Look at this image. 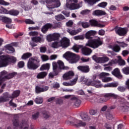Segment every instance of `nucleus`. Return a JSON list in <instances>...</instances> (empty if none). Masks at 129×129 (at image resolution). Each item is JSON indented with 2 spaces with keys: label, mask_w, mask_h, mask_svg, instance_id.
Masks as SVG:
<instances>
[{
  "label": "nucleus",
  "mask_w": 129,
  "mask_h": 129,
  "mask_svg": "<svg viewBox=\"0 0 129 129\" xmlns=\"http://www.w3.org/2000/svg\"><path fill=\"white\" fill-rule=\"evenodd\" d=\"M49 69H50V63H49L43 64L40 68L41 71H43V70H49Z\"/></svg>",
  "instance_id": "nucleus-31"
},
{
  "label": "nucleus",
  "mask_w": 129,
  "mask_h": 129,
  "mask_svg": "<svg viewBox=\"0 0 129 129\" xmlns=\"http://www.w3.org/2000/svg\"><path fill=\"white\" fill-rule=\"evenodd\" d=\"M77 80H78V77H76L75 79L71 80L69 82L71 86H73L74 85H75V84L77 83Z\"/></svg>",
  "instance_id": "nucleus-42"
},
{
  "label": "nucleus",
  "mask_w": 129,
  "mask_h": 129,
  "mask_svg": "<svg viewBox=\"0 0 129 129\" xmlns=\"http://www.w3.org/2000/svg\"><path fill=\"white\" fill-rule=\"evenodd\" d=\"M22 8L25 10V11H28L30 10V6L28 5L27 3H23L22 4Z\"/></svg>",
  "instance_id": "nucleus-45"
},
{
  "label": "nucleus",
  "mask_w": 129,
  "mask_h": 129,
  "mask_svg": "<svg viewBox=\"0 0 129 129\" xmlns=\"http://www.w3.org/2000/svg\"><path fill=\"white\" fill-rule=\"evenodd\" d=\"M89 23L92 27H98L99 28H104V27H105L104 25L98 23V22L95 20H90Z\"/></svg>",
  "instance_id": "nucleus-15"
},
{
  "label": "nucleus",
  "mask_w": 129,
  "mask_h": 129,
  "mask_svg": "<svg viewBox=\"0 0 129 129\" xmlns=\"http://www.w3.org/2000/svg\"><path fill=\"white\" fill-rule=\"evenodd\" d=\"M5 48L6 49V50L7 53H12L15 52V49L10 44H8L5 46Z\"/></svg>",
  "instance_id": "nucleus-24"
},
{
  "label": "nucleus",
  "mask_w": 129,
  "mask_h": 129,
  "mask_svg": "<svg viewBox=\"0 0 129 129\" xmlns=\"http://www.w3.org/2000/svg\"><path fill=\"white\" fill-rule=\"evenodd\" d=\"M103 82H109V81H112V78L111 77H106L102 79Z\"/></svg>",
  "instance_id": "nucleus-50"
},
{
  "label": "nucleus",
  "mask_w": 129,
  "mask_h": 129,
  "mask_svg": "<svg viewBox=\"0 0 129 129\" xmlns=\"http://www.w3.org/2000/svg\"><path fill=\"white\" fill-rule=\"evenodd\" d=\"M118 64L119 66H124L125 65V61L121 58V56H118Z\"/></svg>",
  "instance_id": "nucleus-30"
},
{
  "label": "nucleus",
  "mask_w": 129,
  "mask_h": 129,
  "mask_svg": "<svg viewBox=\"0 0 129 129\" xmlns=\"http://www.w3.org/2000/svg\"><path fill=\"white\" fill-rule=\"evenodd\" d=\"M35 92L36 93H41V92H43L42 88L39 86H36L35 88Z\"/></svg>",
  "instance_id": "nucleus-53"
},
{
  "label": "nucleus",
  "mask_w": 129,
  "mask_h": 129,
  "mask_svg": "<svg viewBox=\"0 0 129 129\" xmlns=\"http://www.w3.org/2000/svg\"><path fill=\"white\" fill-rule=\"evenodd\" d=\"M74 39L75 40H84V36H83V35H78V36H76L74 37Z\"/></svg>",
  "instance_id": "nucleus-57"
},
{
  "label": "nucleus",
  "mask_w": 129,
  "mask_h": 129,
  "mask_svg": "<svg viewBox=\"0 0 129 129\" xmlns=\"http://www.w3.org/2000/svg\"><path fill=\"white\" fill-rule=\"evenodd\" d=\"M116 43L120 46V47H122V48H124L125 47H126L127 46V44L126 43H124V42H119V41H116Z\"/></svg>",
  "instance_id": "nucleus-55"
},
{
  "label": "nucleus",
  "mask_w": 129,
  "mask_h": 129,
  "mask_svg": "<svg viewBox=\"0 0 129 129\" xmlns=\"http://www.w3.org/2000/svg\"><path fill=\"white\" fill-rule=\"evenodd\" d=\"M106 101H107V99L105 97L100 98L99 100V102L100 103H102L103 102H106Z\"/></svg>",
  "instance_id": "nucleus-62"
},
{
  "label": "nucleus",
  "mask_w": 129,
  "mask_h": 129,
  "mask_svg": "<svg viewBox=\"0 0 129 129\" xmlns=\"http://www.w3.org/2000/svg\"><path fill=\"white\" fill-rule=\"evenodd\" d=\"M105 127H106V128L107 129H114V126L113 125L111 126L110 125L107 123H106L105 124Z\"/></svg>",
  "instance_id": "nucleus-63"
},
{
  "label": "nucleus",
  "mask_w": 129,
  "mask_h": 129,
  "mask_svg": "<svg viewBox=\"0 0 129 129\" xmlns=\"http://www.w3.org/2000/svg\"><path fill=\"white\" fill-rule=\"evenodd\" d=\"M93 86L96 88H99V87H102V84H101V83L99 80H97L96 81H94V85Z\"/></svg>",
  "instance_id": "nucleus-32"
},
{
  "label": "nucleus",
  "mask_w": 129,
  "mask_h": 129,
  "mask_svg": "<svg viewBox=\"0 0 129 129\" xmlns=\"http://www.w3.org/2000/svg\"><path fill=\"white\" fill-rule=\"evenodd\" d=\"M43 116L44 118H49L50 117V114H49V112L46 111H42Z\"/></svg>",
  "instance_id": "nucleus-44"
},
{
  "label": "nucleus",
  "mask_w": 129,
  "mask_h": 129,
  "mask_svg": "<svg viewBox=\"0 0 129 129\" xmlns=\"http://www.w3.org/2000/svg\"><path fill=\"white\" fill-rule=\"evenodd\" d=\"M67 3L66 4L65 9H69L71 11L74 10H78L80 8H82V2H80L79 4L78 3L79 0H66Z\"/></svg>",
  "instance_id": "nucleus-3"
},
{
  "label": "nucleus",
  "mask_w": 129,
  "mask_h": 129,
  "mask_svg": "<svg viewBox=\"0 0 129 129\" xmlns=\"http://www.w3.org/2000/svg\"><path fill=\"white\" fill-rule=\"evenodd\" d=\"M60 34L58 33H54L52 34L53 41H58L60 38Z\"/></svg>",
  "instance_id": "nucleus-38"
},
{
  "label": "nucleus",
  "mask_w": 129,
  "mask_h": 129,
  "mask_svg": "<svg viewBox=\"0 0 129 129\" xmlns=\"http://www.w3.org/2000/svg\"><path fill=\"white\" fill-rule=\"evenodd\" d=\"M81 82H84L87 86H93L94 83V81L92 80V79H86L84 77H82L81 78Z\"/></svg>",
  "instance_id": "nucleus-11"
},
{
  "label": "nucleus",
  "mask_w": 129,
  "mask_h": 129,
  "mask_svg": "<svg viewBox=\"0 0 129 129\" xmlns=\"http://www.w3.org/2000/svg\"><path fill=\"white\" fill-rule=\"evenodd\" d=\"M20 90H17L14 92L12 94V98H15V97H18L20 95Z\"/></svg>",
  "instance_id": "nucleus-43"
},
{
  "label": "nucleus",
  "mask_w": 129,
  "mask_h": 129,
  "mask_svg": "<svg viewBox=\"0 0 129 129\" xmlns=\"http://www.w3.org/2000/svg\"><path fill=\"white\" fill-rule=\"evenodd\" d=\"M56 104H59L61 105V104H63V100L61 98L57 99L56 101Z\"/></svg>",
  "instance_id": "nucleus-64"
},
{
  "label": "nucleus",
  "mask_w": 129,
  "mask_h": 129,
  "mask_svg": "<svg viewBox=\"0 0 129 129\" xmlns=\"http://www.w3.org/2000/svg\"><path fill=\"white\" fill-rule=\"evenodd\" d=\"M57 64L60 68V69H64V63L61 60L57 61Z\"/></svg>",
  "instance_id": "nucleus-52"
},
{
  "label": "nucleus",
  "mask_w": 129,
  "mask_h": 129,
  "mask_svg": "<svg viewBox=\"0 0 129 129\" xmlns=\"http://www.w3.org/2000/svg\"><path fill=\"white\" fill-rule=\"evenodd\" d=\"M66 123L68 125H73L76 127H80V126H85L86 122H83L76 118H73L72 121L68 120L66 121Z\"/></svg>",
  "instance_id": "nucleus-6"
},
{
  "label": "nucleus",
  "mask_w": 129,
  "mask_h": 129,
  "mask_svg": "<svg viewBox=\"0 0 129 129\" xmlns=\"http://www.w3.org/2000/svg\"><path fill=\"white\" fill-rule=\"evenodd\" d=\"M78 26H82L84 29L89 28L90 24L87 22L80 21L78 23Z\"/></svg>",
  "instance_id": "nucleus-26"
},
{
  "label": "nucleus",
  "mask_w": 129,
  "mask_h": 129,
  "mask_svg": "<svg viewBox=\"0 0 129 129\" xmlns=\"http://www.w3.org/2000/svg\"><path fill=\"white\" fill-rule=\"evenodd\" d=\"M77 68L78 70H80V71H82V72H84L85 73H87L89 72V67L88 66H79Z\"/></svg>",
  "instance_id": "nucleus-20"
},
{
  "label": "nucleus",
  "mask_w": 129,
  "mask_h": 129,
  "mask_svg": "<svg viewBox=\"0 0 129 129\" xmlns=\"http://www.w3.org/2000/svg\"><path fill=\"white\" fill-rule=\"evenodd\" d=\"M15 75H17V73H10L7 76V71H4L2 72L0 76V85H2V83H3L4 81H6L7 79H11V78H13Z\"/></svg>",
  "instance_id": "nucleus-8"
},
{
  "label": "nucleus",
  "mask_w": 129,
  "mask_h": 129,
  "mask_svg": "<svg viewBox=\"0 0 129 129\" xmlns=\"http://www.w3.org/2000/svg\"><path fill=\"white\" fill-rule=\"evenodd\" d=\"M0 5H2L3 6H10V3L4 0H0Z\"/></svg>",
  "instance_id": "nucleus-61"
},
{
  "label": "nucleus",
  "mask_w": 129,
  "mask_h": 129,
  "mask_svg": "<svg viewBox=\"0 0 129 129\" xmlns=\"http://www.w3.org/2000/svg\"><path fill=\"white\" fill-rule=\"evenodd\" d=\"M95 35V31L90 30L86 33V38L89 40L86 43L87 47L93 48V49H96L102 45V42L100 41V38L93 39L91 38V36Z\"/></svg>",
  "instance_id": "nucleus-1"
},
{
  "label": "nucleus",
  "mask_w": 129,
  "mask_h": 129,
  "mask_svg": "<svg viewBox=\"0 0 129 129\" xmlns=\"http://www.w3.org/2000/svg\"><path fill=\"white\" fill-rule=\"evenodd\" d=\"M46 40L48 42H52V41H54L53 38V34H49L46 36Z\"/></svg>",
  "instance_id": "nucleus-47"
},
{
  "label": "nucleus",
  "mask_w": 129,
  "mask_h": 129,
  "mask_svg": "<svg viewBox=\"0 0 129 129\" xmlns=\"http://www.w3.org/2000/svg\"><path fill=\"white\" fill-rule=\"evenodd\" d=\"M115 32L119 36H124L127 32V28L119 27L115 29Z\"/></svg>",
  "instance_id": "nucleus-13"
},
{
  "label": "nucleus",
  "mask_w": 129,
  "mask_h": 129,
  "mask_svg": "<svg viewBox=\"0 0 129 129\" xmlns=\"http://www.w3.org/2000/svg\"><path fill=\"white\" fill-rule=\"evenodd\" d=\"M55 19L57 20V21H61V20H64V16H63V15H62L61 14L55 16Z\"/></svg>",
  "instance_id": "nucleus-49"
},
{
  "label": "nucleus",
  "mask_w": 129,
  "mask_h": 129,
  "mask_svg": "<svg viewBox=\"0 0 129 129\" xmlns=\"http://www.w3.org/2000/svg\"><path fill=\"white\" fill-rule=\"evenodd\" d=\"M49 28H52V24L50 23H47L45 24L41 29V31L42 33L45 34L47 32L48 30H49Z\"/></svg>",
  "instance_id": "nucleus-21"
},
{
  "label": "nucleus",
  "mask_w": 129,
  "mask_h": 129,
  "mask_svg": "<svg viewBox=\"0 0 129 129\" xmlns=\"http://www.w3.org/2000/svg\"><path fill=\"white\" fill-rule=\"evenodd\" d=\"M112 74L113 75H114L117 78H118L119 79H121L122 78V75L120 74V71L119 70V69L116 68L112 72Z\"/></svg>",
  "instance_id": "nucleus-16"
},
{
  "label": "nucleus",
  "mask_w": 129,
  "mask_h": 129,
  "mask_svg": "<svg viewBox=\"0 0 129 129\" xmlns=\"http://www.w3.org/2000/svg\"><path fill=\"white\" fill-rule=\"evenodd\" d=\"M35 103L37 104H42L43 103V98L42 97H37L34 100Z\"/></svg>",
  "instance_id": "nucleus-40"
},
{
  "label": "nucleus",
  "mask_w": 129,
  "mask_h": 129,
  "mask_svg": "<svg viewBox=\"0 0 129 129\" xmlns=\"http://www.w3.org/2000/svg\"><path fill=\"white\" fill-rule=\"evenodd\" d=\"M57 74L56 73V72L53 71V72H50L49 74H48V77L49 78H54V76H56V75H57Z\"/></svg>",
  "instance_id": "nucleus-54"
},
{
  "label": "nucleus",
  "mask_w": 129,
  "mask_h": 129,
  "mask_svg": "<svg viewBox=\"0 0 129 129\" xmlns=\"http://www.w3.org/2000/svg\"><path fill=\"white\" fill-rule=\"evenodd\" d=\"M83 47V45H75L73 46V49L75 52H76V53H79V49L82 48Z\"/></svg>",
  "instance_id": "nucleus-35"
},
{
  "label": "nucleus",
  "mask_w": 129,
  "mask_h": 129,
  "mask_svg": "<svg viewBox=\"0 0 129 129\" xmlns=\"http://www.w3.org/2000/svg\"><path fill=\"white\" fill-rule=\"evenodd\" d=\"M31 40L33 42H35V43H42V42H44L43 38L40 37H33L31 38Z\"/></svg>",
  "instance_id": "nucleus-28"
},
{
  "label": "nucleus",
  "mask_w": 129,
  "mask_h": 129,
  "mask_svg": "<svg viewBox=\"0 0 129 129\" xmlns=\"http://www.w3.org/2000/svg\"><path fill=\"white\" fill-rule=\"evenodd\" d=\"M107 6V3L106 2H102L98 5V7L100 8H105Z\"/></svg>",
  "instance_id": "nucleus-58"
},
{
  "label": "nucleus",
  "mask_w": 129,
  "mask_h": 129,
  "mask_svg": "<svg viewBox=\"0 0 129 129\" xmlns=\"http://www.w3.org/2000/svg\"><path fill=\"white\" fill-rule=\"evenodd\" d=\"M105 76H109V73H101L99 75L100 78H104Z\"/></svg>",
  "instance_id": "nucleus-48"
},
{
  "label": "nucleus",
  "mask_w": 129,
  "mask_h": 129,
  "mask_svg": "<svg viewBox=\"0 0 129 129\" xmlns=\"http://www.w3.org/2000/svg\"><path fill=\"white\" fill-rule=\"evenodd\" d=\"M51 47H52V48H54V49H57V48L61 47V43H60V41H55L51 43Z\"/></svg>",
  "instance_id": "nucleus-29"
},
{
  "label": "nucleus",
  "mask_w": 129,
  "mask_h": 129,
  "mask_svg": "<svg viewBox=\"0 0 129 129\" xmlns=\"http://www.w3.org/2000/svg\"><path fill=\"white\" fill-rule=\"evenodd\" d=\"M51 28H52V29H59V28H61V23H58L55 24L54 26L52 25Z\"/></svg>",
  "instance_id": "nucleus-59"
},
{
  "label": "nucleus",
  "mask_w": 129,
  "mask_h": 129,
  "mask_svg": "<svg viewBox=\"0 0 129 129\" xmlns=\"http://www.w3.org/2000/svg\"><path fill=\"white\" fill-rule=\"evenodd\" d=\"M8 100H9L8 93L5 94L4 97H0V103L1 102H4V101H8Z\"/></svg>",
  "instance_id": "nucleus-34"
},
{
  "label": "nucleus",
  "mask_w": 129,
  "mask_h": 129,
  "mask_svg": "<svg viewBox=\"0 0 129 129\" xmlns=\"http://www.w3.org/2000/svg\"><path fill=\"white\" fill-rule=\"evenodd\" d=\"M99 1L100 0H85V2L89 4V5L92 6L94 4H96L98 2H99Z\"/></svg>",
  "instance_id": "nucleus-41"
},
{
  "label": "nucleus",
  "mask_w": 129,
  "mask_h": 129,
  "mask_svg": "<svg viewBox=\"0 0 129 129\" xmlns=\"http://www.w3.org/2000/svg\"><path fill=\"white\" fill-rule=\"evenodd\" d=\"M2 9L4 10V12L5 14H9V15H11V16H18V15L20 14V12L17 10H11L8 11L7 9H4L3 8H2Z\"/></svg>",
  "instance_id": "nucleus-17"
},
{
  "label": "nucleus",
  "mask_w": 129,
  "mask_h": 129,
  "mask_svg": "<svg viewBox=\"0 0 129 129\" xmlns=\"http://www.w3.org/2000/svg\"><path fill=\"white\" fill-rule=\"evenodd\" d=\"M32 54L31 52L25 53L22 55L21 58L22 60H26V59L30 58V57H32Z\"/></svg>",
  "instance_id": "nucleus-33"
},
{
  "label": "nucleus",
  "mask_w": 129,
  "mask_h": 129,
  "mask_svg": "<svg viewBox=\"0 0 129 129\" xmlns=\"http://www.w3.org/2000/svg\"><path fill=\"white\" fill-rule=\"evenodd\" d=\"M93 16H104L106 15V13L104 11L96 10L93 12Z\"/></svg>",
  "instance_id": "nucleus-23"
},
{
  "label": "nucleus",
  "mask_w": 129,
  "mask_h": 129,
  "mask_svg": "<svg viewBox=\"0 0 129 129\" xmlns=\"http://www.w3.org/2000/svg\"><path fill=\"white\" fill-rule=\"evenodd\" d=\"M92 59L97 63H105V62H107L109 60V58L107 57H100L96 56L95 55L92 56Z\"/></svg>",
  "instance_id": "nucleus-9"
},
{
  "label": "nucleus",
  "mask_w": 129,
  "mask_h": 129,
  "mask_svg": "<svg viewBox=\"0 0 129 129\" xmlns=\"http://www.w3.org/2000/svg\"><path fill=\"white\" fill-rule=\"evenodd\" d=\"M91 13V10L88 9H85L81 12V15H83V16H85L86 15H89Z\"/></svg>",
  "instance_id": "nucleus-39"
},
{
  "label": "nucleus",
  "mask_w": 129,
  "mask_h": 129,
  "mask_svg": "<svg viewBox=\"0 0 129 129\" xmlns=\"http://www.w3.org/2000/svg\"><path fill=\"white\" fill-rule=\"evenodd\" d=\"M26 24H28V25H34L35 22L31 19H26L25 20Z\"/></svg>",
  "instance_id": "nucleus-56"
},
{
  "label": "nucleus",
  "mask_w": 129,
  "mask_h": 129,
  "mask_svg": "<svg viewBox=\"0 0 129 129\" xmlns=\"http://www.w3.org/2000/svg\"><path fill=\"white\" fill-rule=\"evenodd\" d=\"M122 72L125 75H128L129 74V67L123 68L122 69Z\"/></svg>",
  "instance_id": "nucleus-46"
},
{
  "label": "nucleus",
  "mask_w": 129,
  "mask_h": 129,
  "mask_svg": "<svg viewBox=\"0 0 129 129\" xmlns=\"http://www.w3.org/2000/svg\"><path fill=\"white\" fill-rule=\"evenodd\" d=\"M63 58H65L69 63L71 64H74V63H77L79 61V56L76 55V54L67 51L63 55Z\"/></svg>",
  "instance_id": "nucleus-5"
},
{
  "label": "nucleus",
  "mask_w": 129,
  "mask_h": 129,
  "mask_svg": "<svg viewBox=\"0 0 129 129\" xmlns=\"http://www.w3.org/2000/svg\"><path fill=\"white\" fill-rule=\"evenodd\" d=\"M41 58L43 61H48V60H49V57L46 55H41Z\"/></svg>",
  "instance_id": "nucleus-60"
},
{
  "label": "nucleus",
  "mask_w": 129,
  "mask_h": 129,
  "mask_svg": "<svg viewBox=\"0 0 129 129\" xmlns=\"http://www.w3.org/2000/svg\"><path fill=\"white\" fill-rule=\"evenodd\" d=\"M73 76H74V72L70 71L63 75L62 78L63 80H70V79H72Z\"/></svg>",
  "instance_id": "nucleus-12"
},
{
  "label": "nucleus",
  "mask_w": 129,
  "mask_h": 129,
  "mask_svg": "<svg viewBox=\"0 0 129 129\" xmlns=\"http://www.w3.org/2000/svg\"><path fill=\"white\" fill-rule=\"evenodd\" d=\"M40 59L37 56L32 57L30 58L27 62V67L30 70H36L40 67Z\"/></svg>",
  "instance_id": "nucleus-2"
},
{
  "label": "nucleus",
  "mask_w": 129,
  "mask_h": 129,
  "mask_svg": "<svg viewBox=\"0 0 129 129\" xmlns=\"http://www.w3.org/2000/svg\"><path fill=\"white\" fill-rule=\"evenodd\" d=\"M19 128L20 129H29V122L25 120H22L19 126Z\"/></svg>",
  "instance_id": "nucleus-19"
},
{
  "label": "nucleus",
  "mask_w": 129,
  "mask_h": 129,
  "mask_svg": "<svg viewBox=\"0 0 129 129\" xmlns=\"http://www.w3.org/2000/svg\"><path fill=\"white\" fill-rule=\"evenodd\" d=\"M81 31V29H77V30H72L70 29H68L67 30V32L71 35V36H75V35H77L79 33H80Z\"/></svg>",
  "instance_id": "nucleus-18"
},
{
  "label": "nucleus",
  "mask_w": 129,
  "mask_h": 129,
  "mask_svg": "<svg viewBox=\"0 0 129 129\" xmlns=\"http://www.w3.org/2000/svg\"><path fill=\"white\" fill-rule=\"evenodd\" d=\"M47 75H48V73H47V72H41L37 74L36 78H37V79H44Z\"/></svg>",
  "instance_id": "nucleus-22"
},
{
  "label": "nucleus",
  "mask_w": 129,
  "mask_h": 129,
  "mask_svg": "<svg viewBox=\"0 0 129 129\" xmlns=\"http://www.w3.org/2000/svg\"><path fill=\"white\" fill-rule=\"evenodd\" d=\"M2 20L6 24H11L12 23V19L7 17H3Z\"/></svg>",
  "instance_id": "nucleus-36"
},
{
  "label": "nucleus",
  "mask_w": 129,
  "mask_h": 129,
  "mask_svg": "<svg viewBox=\"0 0 129 129\" xmlns=\"http://www.w3.org/2000/svg\"><path fill=\"white\" fill-rule=\"evenodd\" d=\"M108 47L110 49H112V50H113L114 52H116L117 53H118V52H119V51H120V47L117 45H114L113 46L111 45H109Z\"/></svg>",
  "instance_id": "nucleus-27"
},
{
  "label": "nucleus",
  "mask_w": 129,
  "mask_h": 129,
  "mask_svg": "<svg viewBox=\"0 0 129 129\" xmlns=\"http://www.w3.org/2000/svg\"><path fill=\"white\" fill-rule=\"evenodd\" d=\"M39 116H40V112H36L32 114V119L36 120V119H38V118H39Z\"/></svg>",
  "instance_id": "nucleus-37"
},
{
  "label": "nucleus",
  "mask_w": 129,
  "mask_h": 129,
  "mask_svg": "<svg viewBox=\"0 0 129 129\" xmlns=\"http://www.w3.org/2000/svg\"><path fill=\"white\" fill-rule=\"evenodd\" d=\"M52 67L53 70L54 72H56V70H57V68H58V63L56 62H52Z\"/></svg>",
  "instance_id": "nucleus-51"
},
{
  "label": "nucleus",
  "mask_w": 129,
  "mask_h": 129,
  "mask_svg": "<svg viewBox=\"0 0 129 129\" xmlns=\"http://www.w3.org/2000/svg\"><path fill=\"white\" fill-rule=\"evenodd\" d=\"M59 1L60 0H47L46 1V4H47V5H46L47 9L49 11H51L52 9L59 8V7L61 6V3H60Z\"/></svg>",
  "instance_id": "nucleus-7"
},
{
  "label": "nucleus",
  "mask_w": 129,
  "mask_h": 129,
  "mask_svg": "<svg viewBox=\"0 0 129 129\" xmlns=\"http://www.w3.org/2000/svg\"><path fill=\"white\" fill-rule=\"evenodd\" d=\"M60 46L62 48H68L70 46V40L67 38V37H63L59 41Z\"/></svg>",
  "instance_id": "nucleus-10"
},
{
  "label": "nucleus",
  "mask_w": 129,
  "mask_h": 129,
  "mask_svg": "<svg viewBox=\"0 0 129 129\" xmlns=\"http://www.w3.org/2000/svg\"><path fill=\"white\" fill-rule=\"evenodd\" d=\"M10 61L14 63L17 61V58L14 56L10 57L9 55H2L0 57V68L7 67L9 65Z\"/></svg>",
  "instance_id": "nucleus-4"
},
{
  "label": "nucleus",
  "mask_w": 129,
  "mask_h": 129,
  "mask_svg": "<svg viewBox=\"0 0 129 129\" xmlns=\"http://www.w3.org/2000/svg\"><path fill=\"white\" fill-rule=\"evenodd\" d=\"M81 118L84 121H89L90 120V117L88 116V114L86 113H83L81 115Z\"/></svg>",
  "instance_id": "nucleus-25"
},
{
  "label": "nucleus",
  "mask_w": 129,
  "mask_h": 129,
  "mask_svg": "<svg viewBox=\"0 0 129 129\" xmlns=\"http://www.w3.org/2000/svg\"><path fill=\"white\" fill-rule=\"evenodd\" d=\"M82 53L85 56H89V55L92 53V50L87 47L86 44H85V46L82 47Z\"/></svg>",
  "instance_id": "nucleus-14"
}]
</instances>
